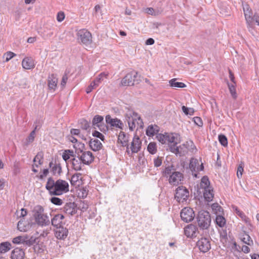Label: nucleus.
Instances as JSON below:
<instances>
[{
  "label": "nucleus",
  "instance_id": "obj_1",
  "mask_svg": "<svg viewBox=\"0 0 259 259\" xmlns=\"http://www.w3.org/2000/svg\"><path fill=\"white\" fill-rule=\"evenodd\" d=\"M46 188L51 195H60L69 191V184L67 182L61 179L56 181L53 178H48Z\"/></svg>",
  "mask_w": 259,
  "mask_h": 259
},
{
  "label": "nucleus",
  "instance_id": "obj_2",
  "mask_svg": "<svg viewBox=\"0 0 259 259\" xmlns=\"http://www.w3.org/2000/svg\"><path fill=\"white\" fill-rule=\"evenodd\" d=\"M32 214L35 222L38 226L43 227L50 225L49 217L44 213V209L41 205H37L34 207Z\"/></svg>",
  "mask_w": 259,
  "mask_h": 259
},
{
  "label": "nucleus",
  "instance_id": "obj_3",
  "mask_svg": "<svg viewBox=\"0 0 259 259\" xmlns=\"http://www.w3.org/2000/svg\"><path fill=\"white\" fill-rule=\"evenodd\" d=\"M194 149H195V146L193 141L191 140L186 141L178 147H176L175 145L170 147V151L180 156L185 155L189 151L193 152Z\"/></svg>",
  "mask_w": 259,
  "mask_h": 259
},
{
  "label": "nucleus",
  "instance_id": "obj_4",
  "mask_svg": "<svg viewBox=\"0 0 259 259\" xmlns=\"http://www.w3.org/2000/svg\"><path fill=\"white\" fill-rule=\"evenodd\" d=\"M198 226L202 230L207 229L211 224V217L207 211L201 210L196 217Z\"/></svg>",
  "mask_w": 259,
  "mask_h": 259
},
{
  "label": "nucleus",
  "instance_id": "obj_5",
  "mask_svg": "<svg viewBox=\"0 0 259 259\" xmlns=\"http://www.w3.org/2000/svg\"><path fill=\"white\" fill-rule=\"evenodd\" d=\"M128 124L129 128L131 131H134L136 127H141L143 126V122L140 116L137 113L133 112L131 116H127L126 119Z\"/></svg>",
  "mask_w": 259,
  "mask_h": 259
},
{
  "label": "nucleus",
  "instance_id": "obj_6",
  "mask_svg": "<svg viewBox=\"0 0 259 259\" xmlns=\"http://www.w3.org/2000/svg\"><path fill=\"white\" fill-rule=\"evenodd\" d=\"M189 196V191L186 187L180 186L176 189L175 198L179 203L186 201Z\"/></svg>",
  "mask_w": 259,
  "mask_h": 259
},
{
  "label": "nucleus",
  "instance_id": "obj_7",
  "mask_svg": "<svg viewBox=\"0 0 259 259\" xmlns=\"http://www.w3.org/2000/svg\"><path fill=\"white\" fill-rule=\"evenodd\" d=\"M138 73L136 71H132L126 74L121 81L122 86L133 85L135 82L137 81Z\"/></svg>",
  "mask_w": 259,
  "mask_h": 259
},
{
  "label": "nucleus",
  "instance_id": "obj_8",
  "mask_svg": "<svg viewBox=\"0 0 259 259\" xmlns=\"http://www.w3.org/2000/svg\"><path fill=\"white\" fill-rule=\"evenodd\" d=\"M77 39L85 45L92 43V34L86 29L79 30L77 33Z\"/></svg>",
  "mask_w": 259,
  "mask_h": 259
},
{
  "label": "nucleus",
  "instance_id": "obj_9",
  "mask_svg": "<svg viewBox=\"0 0 259 259\" xmlns=\"http://www.w3.org/2000/svg\"><path fill=\"white\" fill-rule=\"evenodd\" d=\"M195 217L194 211L190 207H185L181 211V219L186 223L191 222Z\"/></svg>",
  "mask_w": 259,
  "mask_h": 259
},
{
  "label": "nucleus",
  "instance_id": "obj_10",
  "mask_svg": "<svg viewBox=\"0 0 259 259\" xmlns=\"http://www.w3.org/2000/svg\"><path fill=\"white\" fill-rule=\"evenodd\" d=\"M197 246L202 252H207L211 248L210 242L209 238H201L197 242Z\"/></svg>",
  "mask_w": 259,
  "mask_h": 259
},
{
  "label": "nucleus",
  "instance_id": "obj_11",
  "mask_svg": "<svg viewBox=\"0 0 259 259\" xmlns=\"http://www.w3.org/2000/svg\"><path fill=\"white\" fill-rule=\"evenodd\" d=\"M78 157L80 158L84 165L90 164L94 159V157L90 151H83L80 154H78Z\"/></svg>",
  "mask_w": 259,
  "mask_h": 259
},
{
  "label": "nucleus",
  "instance_id": "obj_12",
  "mask_svg": "<svg viewBox=\"0 0 259 259\" xmlns=\"http://www.w3.org/2000/svg\"><path fill=\"white\" fill-rule=\"evenodd\" d=\"M189 168L193 173V172H198L202 170L204 168V166L202 163L199 165L198 159L194 158H192L190 161ZM193 175L195 177H197L196 174H194Z\"/></svg>",
  "mask_w": 259,
  "mask_h": 259
},
{
  "label": "nucleus",
  "instance_id": "obj_13",
  "mask_svg": "<svg viewBox=\"0 0 259 259\" xmlns=\"http://www.w3.org/2000/svg\"><path fill=\"white\" fill-rule=\"evenodd\" d=\"M183 180V174L180 172L175 171L170 175L168 179V182L170 184L176 186L179 185Z\"/></svg>",
  "mask_w": 259,
  "mask_h": 259
},
{
  "label": "nucleus",
  "instance_id": "obj_14",
  "mask_svg": "<svg viewBox=\"0 0 259 259\" xmlns=\"http://www.w3.org/2000/svg\"><path fill=\"white\" fill-rule=\"evenodd\" d=\"M62 209L66 214L72 216L77 213V205L74 202L66 203Z\"/></svg>",
  "mask_w": 259,
  "mask_h": 259
},
{
  "label": "nucleus",
  "instance_id": "obj_15",
  "mask_svg": "<svg viewBox=\"0 0 259 259\" xmlns=\"http://www.w3.org/2000/svg\"><path fill=\"white\" fill-rule=\"evenodd\" d=\"M106 122L107 124H109L111 126L116 127L119 128H122L123 125L122 121L116 118H112L111 116L107 115L105 117Z\"/></svg>",
  "mask_w": 259,
  "mask_h": 259
},
{
  "label": "nucleus",
  "instance_id": "obj_16",
  "mask_svg": "<svg viewBox=\"0 0 259 259\" xmlns=\"http://www.w3.org/2000/svg\"><path fill=\"white\" fill-rule=\"evenodd\" d=\"M68 234V230L66 228L62 226L57 227L55 230V237L60 240H64Z\"/></svg>",
  "mask_w": 259,
  "mask_h": 259
},
{
  "label": "nucleus",
  "instance_id": "obj_17",
  "mask_svg": "<svg viewBox=\"0 0 259 259\" xmlns=\"http://www.w3.org/2000/svg\"><path fill=\"white\" fill-rule=\"evenodd\" d=\"M198 229L197 227L194 225H188L184 229V233L188 237H195L197 236Z\"/></svg>",
  "mask_w": 259,
  "mask_h": 259
},
{
  "label": "nucleus",
  "instance_id": "obj_18",
  "mask_svg": "<svg viewBox=\"0 0 259 259\" xmlns=\"http://www.w3.org/2000/svg\"><path fill=\"white\" fill-rule=\"evenodd\" d=\"M129 136L126 135L123 132H120L118 135V141L120 142L123 147H126V152L129 154V145H128Z\"/></svg>",
  "mask_w": 259,
  "mask_h": 259
},
{
  "label": "nucleus",
  "instance_id": "obj_19",
  "mask_svg": "<svg viewBox=\"0 0 259 259\" xmlns=\"http://www.w3.org/2000/svg\"><path fill=\"white\" fill-rule=\"evenodd\" d=\"M72 168L76 171L82 170V167L84 165L80 158L76 155L70 160Z\"/></svg>",
  "mask_w": 259,
  "mask_h": 259
},
{
  "label": "nucleus",
  "instance_id": "obj_20",
  "mask_svg": "<svg viewBox=\"0 0 259 259\" xmlns=\"http://www.w3.org/2000/svg\"><path fill=\"white\" fill-rule=\"evenodd\" d=\"M141 142L140 141V138L136 136L133 138V141L131 143V145L130 147V149L131 151L133 153H136L138 152L141 149Z\"/></svg>",
  "mask_w": 259,
  "mask_h": 259
},
{
  "label": "nucleus",
  "instance_id": "obj_21",
  "mask_svg": "<svg viewBox=\"0 0 259 259\" xmlns=\"http://www.w3.org/2000/svg\"><path fill=\"white\" fill-rule=\"evenodd\" d=\"M22 65L25 69H31L34 68L35 64L32 58L26 57L22 61Z\"/></svg>",
  "mask_w": 259,
  "mask_h": 259
},
{
  "label": "nucleus",
  "instance_id": "obj_22",
  "mask_svg": "<svg viewBox=\"0 0 259 259\" xmlns=\"http://www.w3.org/2000/svg\"><path fill=\"white\" fill-rule=\"evenodd\" d=\"M57 82L58 79L54 74H52L49 75L48 78V84L49 88L50 90L54 91L57 87Z\"/></svg>",
  "mask_w": 259,
  "mask_h": 259
},
{
  "label": "nucleus",
  "instance_id": "obj_23",
  "mask_svg": "<svg viewBox=\"0 0 259 259\" xmlns=\"http://www.w3.org/2000/svg\"><path fill=\"white\" fill-rule=\"evenodd\" d=\"M51 172L54 176H60L62 172V168L59 163H53L51 162L49 164Z\"/></svg>",
  "mask_w": 259,
  "mask_h": 259
},
{
  "label": "nucleus",
  "instance_id": "obj_24",
  "mask_svg": "<svg viewBox=\"0 0 259 259\" xmlns=\"http://www.w3.org/2000/svg\"><path fill=\"white\" fill-rule=\"evenodd\" d=\"M25 253L22 249L16 248L14 249L11 254L12 259H23Z\"/></svg>",
  "mask_w": 259,
  "mask_h": 259
},
{
  "label": "nucleus",
  "instance_id": "obj_25",
  "mask_svg": "<svg viewBox=\"0 0 259 259\" xmlns=\"http://www.w3.org/2000/svg\"><path fill=\"white\" fill-rule=\"evenodd\" d=\"M64 219V217L62 214H57L55 215V216L51 220L52 225L57 227H59V226H61V224L62 222V220Z\"/></svg>",
  "mask_w": 259,
  "mask_h": 259
},
{
  "label": "nucleus",
  "instance_id": "obj_26",
  "mask_svg": "<svg viewBox=\"0 0 259 259\" xmlns=\"http://www.w3.org/2000/svg\"><path fill=\"white\" fill-rule=\"evenodd\" d=\"M90 146L94 151H97L101 149L102 145L100 141L97 139H91L90 141Z\"/></svg>",
  "mask_w": 259,
  "mask_h": 259
},
{
  "label": "nucleus",
  "instance_id": "obj_27",
  "mask_svg": "<svg viewBox=\"0 0 259 259\" xmlns=\"http://www.w3.org/2000/svg\"><path fill=\"white\" fill-rule=\"evenodd\" d=\"M159 131V127L157 125H149L146 130V134L148 136L152 137L157 134Z\"/></svg>",
  "mask_w": 259,
  "mask_h": 259
},
{
  "label": "nucleus",
  "instance_id": "obj_28",
  "mask_svg": "<svg viewBox=\"0 0 259 259\" xmlns=\"http://www.w3.org/2000/svg\"><path fill=\"white\" fill-rule=\"evenodd\" d=\"M243 11L246 22H251L252 13L249 6L247 4L243 5Z\"/></svg>",
  "mask_w": 259,
  "mask_h": 259
},
{
  "label": "nucleus",
  "instance_id": "obj_29",
  "mask_svg": "<svg viewBox=\"0 0 259 259\" xmlns=\"http://www.w3.org/2000/svg\"><path fill=\"white\" fill-rule=\"evenodd\" d=\"M179 135L176 133H167V144L173 143V145L178 144Z\"/></svg>",
  "mask_w": 259,
  "mask_h": 259
},
{
  "label": "nucleus",
  "instance_id": "obj_30",
  "mask_svg": "<svg viewBox=\"0 0 259 259\" xmlns=\"http://www.w3.org/2000/svg\"><path fill=\"white\" fill-rule=\"evenodd\" d=\"M76 155L73 150H65L62 154L63 159L67 162L69 159L73 158Z\"/></svg>",
  "mask_w": 259,
  "mask_h": 259
},
{
  "label": "nucleus",
  "instance_id": "obj_31",
  "mask_svg": "<svg viewBox=\"0 0 259 259\" xmlns=\"http://www.w3.org/2000/svg\"><path fill=\"white\" fill-rule=\"evenodd\" d=\"M81 175L80 173H76L73 175L72 176L71 179L70 180L71 184L74 186H79V185L80 184L79 180H81Z\"/></svg>",
  "mask_w": 259,
  "mask_h": 259
},
{
  "label": "nucleus",
  "instance_id": "obj_32",
  "mask_svg": "<svg viewBox=\"0 0 259 259\" xmlns=\"http://www.w3.org/2000/svg\"><path fill=\"white\" fill-rule=\"evenodd\" d=\"M203 196L206 201L210 202L212 200L213 198V194L212 190L210 188L204 190Z\"/></svg>",
  "mask_w": 259,
  "mask_h": 259
},
{
  "label": "nucleus",
  "instance_id": "obj_33",
  "mask_svg": "<svg viewBox=\"0 0 259 259\" xmlns=\"http://www.w3.org/2000/svg\"><path fill=\"white\" fill-rule=\"evenodd\" d=\"M177 80V78H173L169 81L170 87L177 88H183L186 87L184 83L178 82Z\"/></svg>",
  "mask_w": 259,
  "mask_h": 259
},
{
  "label": "nucleus",
  "instance_id": "obj_34",
  "mask_svg": "<svg viewBox=\"0 0 259 259\" xmlns=\"http://www.w3.org/2000/svg\"><path fill=\"white\" fill-rule=\"evenodd\" d=\"M103 117L101 115H96L95 116L92 120V124L94 127L95 128V126L100 127V124L103 121Z\"/></svg>",
  "mask_w": 259,
  "mask_h": 259
},
{
  "label": "nucleus",
  "instance_id": "obj_35",
  "mask_svg": "<svg viewBox=\"0 0 259 259\" xmlns=\"http://www.w3.org/2000/svg\"><path fill=\"white\" fill-rule=\"evenodd\" d=\"M74 148L75 149V154L78 155L84 151L85 146L84 144L81 142H77L73 145Z\"/></svg>",
  "mask_w": 259,
  "mask_h": 259
},
{
  "label": "nucleus",
  "instance_id": "obj_36",
  "mask_svg": "<svg viewBox=\"0 0 259 259\" xmlns=\"http://www.w3.org/2000/svg\"><path fill=\"white\" fill-rule=\"evenodd\" d=\"M210 182L206 176H204L202 179L200 183V187L204 190L210 188Z\"/></svg>",
  "mask_w": 259,
  "mask_h": 259
},
{
  "label": "nucleus",
  "instance_id": "obj_37",
  "mask_svg": "<svg viewBox=\"0 0 259 259\" xmlns=\"http://www.w3.org/2000/svg\"><path fill=\"white\" fill-rule=\"evenodd\" d=\"M11 244L8 242H3L0 244V253H5L10 249Z\"/></svg>",
  "mask_w": 259,
  "mask_h": 259
},
{
  "label": "nucleus",
  "instance_id": "obj_38",
  "mask_svg": "<svg viewBox=\"0 0 259 259\" xmlns=\"http://www.w3.org/2000/svg\"><path fill=\"white\" fill-rule=\"evenodd\" d=\"M241 240L245 244L249 246H252L253 244V241L251 237L246 233H244L243 237L241 238Z\"/></svg>",
  "mask_w": 259,
  "mask_h": 259
},
{
  "label": "nucleus",
  "instance_id": "obj_39",
  "mask_svg": "<svg viewBox=\"0 0 259 259\" xmlns=\"http://www.w3.org/2000/svg\"><path fill=\"white\" fill-rule=\"evenodd\" d=\"M147 150L151 154H154L157 152V146L155 142H150L147 147Z\"/></svg>",
  "mask_w": 259,
  "mask_h": 259
},
{
  "label": "nucleus",
  "instance_id": "obj_40",
  "mask_svg": "<svg viewBox=\"0 0 259 259\" xmlns=\"http://www.w3.org/2000/svg\"><path fill=\"white\" fill-rule=\"evenodd\" d=\"M252 19L251 22H247L248 25L250 27H253L255 25L257 26L259 25V16L257 15H254L252 17Z\"/></svg>",
  "mask_w": 259,
  "mask_h": 259
},
{
  "label": "nucleus",
  "instance_id": "obj_41",
  "mask_svg": "<svg viewBox=\"0 0 259 259\" xmlns=\"http://www.w3.org/2000/svg\"><path fill=\"white\" fill-rule=\"evenodd\" d=\"M107 75L108 74L105 72H102L93 80V81L98 86L100 83L103 80L104 78L107 77Z\"/></svg>",
  "mask_w": 259,
  "mask_h": 259
},
{
  "label": "nucleus",
  "instance_id": "obj_42",
  "mask_svg": "<svg viewBox=\"0 0 259 259\" xmlns=\"http://www.w3.org/2000/svg\"><path fill=\"white\" fill-rule=\"evenodd\" d=\"M157 140L162 144H167V133L164 134H158L156 136Z\"/></svg>",
  "mask_w": 259,
  "mask_h": 259
},
{
  "label": "nucleus",
  "instance_id": "obj_43",
  "mask_svg": "<svg viewBox=\"0 0 259 259\" xmlns=\"http://www.w3.org/2000/svg\"><path fill=\"white\" fill-rule=\"evenodd\" d=\"M215 222L219 227H223L226 224V220L223 216L219 215L216 217Z\"/></svg>",
  "mask_w": 259,
  "mask_h": 259
},
{
  "label": "nucleus",
  "instance_id": "obj_44",
  "mask_svg": "<svg viewBox=\"0 0 259 259\" xmlns=\"http://www.w3.org/2000/svg\"><path fill=\"white\" fill-rule=\"evenodd\" d=\"M42 158V155L40 153H38L34 158L33 162L35 163L34 165L38 167L39 165L42 164L41 159Z\"/></svg>",
  "mask_w": 259,
  "mask_h": 259
},
{
  "label": "nucleus",
  "instance_id": "obj_45",
  "mask_svg": "<svg viewBox=\"0 0 259 259\" xmlns=\"http://www.w3.org/2000/svg\"><path fill=\"white\" fill-rule=\"evenodd\" d=\"M26 239V237L19 236L13 238V242L15 244L24 243L27 241Z\"/></svg>",
  "mask_w": 259,
  "mask_h": 259
},
{
  "label": "nucleus",
  "instance_id": "obj_46",
  "mask_svg": "<svg viewBox=\"0 0 259 259\" xmlns=\"http://www.w3.org/2000/svg\"><path fill=\"white\" fill-rule=\"evenodd\" d=\"M218 139L220 143L222 146L226 147L228 145V140L226 136L224 135H220Z\"/></svg>",
  "mask_w": 259,
  "mask_h": 259
},
{
  "label": "nucleus",
  "instance_id": "obj_47",
  "mask_svg": "<svg viewBox=\"0 0 259 259\" xmlns=\"http://www.w3.org/2000/svg\"><path fill=\"white\" fill-rule=\"evenodd\" d=\"M80 127L83 130H88L90 127V123L84 119H81L79 121Z\"/></svg>",
  "mask_w": 259,
  "mask_h": 259
},
{
  "label": "nucleus",
  "instance_id": "obj_48",
  "mask_svg": "<svg viewBox=\"0 0 259 259\" xmlns=\"http://www.w3.org/2000/svg\"><path fill=\"white\" fill-rule=\"evenodd\" d=\"M89 207V205L85 201H81L78 204V209L81 211L84 212L87 210Z\"/></svg>",
  "mask_w": 259,
  "mask_h": 259
},
{
  "label": "nucleus",
  "instance_id": "obj_49",
  "mask_svg": "<svg viewBox=\"0 0 259 259\" xmlns=\"http://www.w3.org/2000/svg\"><path fill=\"white\" fill-rule=\"evenodd\" d=\"M36 129V127H35V129L33 130L30 134H29L28 138L26 139V145H28L29 143L32 142L34 141L35 135V130Z\"/></svg>",
  "mask_w": 259,
  "mask_h": 259
},
{
  "label": "nucleus",
  "instance_id": "obj_50",
  "mask_svg": "<svg viewBox=\"0 0 259 259\" xmlns=\"http://www.w3.org/2000/svg\"><path fill=\"white\" fill-rule=\"evenodd\" d=\"M16 56V54L12 52H7L3 55V58L5 59L6 62H8L13 57Z\"/></svg>",
  "mask_w": 259,
  "mask_h": 259
},
{
  "label": "nucleus",
  "instance_id": "obj_51",
  "mask_svg": "<svg viewBox=\"0 0 259 259\" xmlns=\"http://www.w3.org/2000/svg\"><path fill=\"white\" fill-rule=\"evenodd\" d=\"M182 109L183 111L186 115H193L194 112V110L193 108H188L185 106H183Z\"/></svg>",
  "mask_w": 259,
  "mask_h": 259
},
{
  "label": "nucleus",
  "instance_id": "obj_52",
  "mask_svg": "<svg viewBox=\"0 0 259 259\" xmlns=\"http://www.w3.org/2000/svg\"><path fill=\"white\" fill-rule=\"evenodd\" d=\"M174 166H167L165 168L164 173L165 176L168 177L170 176V175L172 174V172H175V171H174Z\"/></svg>",
  "mask_w": 259,
  "mask_h": 259
},
{
  "label": "nucleus",
  "instance_id": "obj_53",
  "mask_svg": "<svg viewBox=\"0 0 259 259\" xmlns=\"http://www.w3.org/2000/svg\"><path fill=\"white\" fill-rule=\"evenodd\" d=\"M228 87L232 97L234 99H236L237 98V94L235 86L233 84H228Z\"/></svg>",
  "mask_w": 259,
  "mask_h": 259
},
{
  "label": "nucleus",
  "instance_id": "obj_54",
  "mask_svg": "<svg viewBox=\"0 0 259 259\" xmlns=\"http://www.w3.org/2000/svg\"><path fill=\"white\" fill-rule=\"evenodd\" d=\"M51 202L54 204L57 205H60L62 204L63 201L62 199L58 197H53L51 198Z\"/></svg>",
  "mask_w": 259,
  "mask_h": 259
},
{
  "label": "nucleus",
  "instance_id": "obj_55",
  "mask_svg": "<svg viewBox=\"0 0 259 259\" xmlns=\"http://www.w3.org/2000/svg\"><path fill=\"white\" fill-rule=\"evenodd\" d=\"M244 164L242 162L240 163L237 168V176L238 178H240L242 177V173L243 171Z\"/></svg>",
  "mask_w": 259,
  "mask_h": 259
},
{
  "label": "nucleus",
  "instance_id": "obj_56",
  "mask_svg": "<svg viewBox=\"0 0 259 259\" xmlns=\"http://www.w3.org/2000/svg\"><path fill=\"white\" fill-rule=\"evenodd\" d=\"M98 87L97 84L95 83L93 81L90 83V85L86 89V92L87 94L91 93L92 90Z\"/></svg>",
  "mask_w": 259,
  "mask_h": 259
},
{
  "label": "nucleus",
  "instance_id": "obj_57",
  "mask_svg": "<svg viewBox=\"0 0 259 259\" xmlns=\"http://www.w3.org/2000/svg\"><path fill=\"white\" fill-rule=\"evenodd\" d=\"M146 12L150 15L156 16L158 14V11H156L152 8H148L146 9Z\"/></svg>",
  "mask_w": 259,
  "mask_h": 259
},
{
  "label": "nucleus",
  "instance_id": "obj_58",
  "mask_svg": "<svg viewBox=\"0 0 259 259\" xmlns=\"http://www.w3.org/2000/svg\"><path fill=\"white\" fill-rule=\"evenodd\" d=\"M233 209L235 213L241 218L245 217L244 213L240 210L236 206H233Z\"/></svg>",
  "mask_w": 259,
  "mask_h": 259
},
{
  "label": "nucleus",
  "instance_id": "obj_59",
  "mask_svg": "<svg viewBox=\"0 0 259 259\" xmlns=\"http://www.w3.org/2000/svg\"><path fill=\"white\" fill-rule=\"evenodd\" d=\"M92 135H93V136L94 137L98 138H99L102 141H104V136H103V135L102 134H101V133H100L98 131H95L93 133Z\"/></svg>",
  "mask_w": 259,
  "mask_h": 259
},
{
  "label": "nucleus",
  "instance_id": "obj_60",
  "mask_svg": "<svg viewBox=\"0 0 259 259\" xmlns=\"http://www.w3.org/2000/svg\"><path fill=\"white\" fill-rule=\"evenodd\" d=\"M193 121L194 123L199 126H202L203 125L202 119L199 117H194L193 118Z\"/></svg>",
  "mask_w": 259,
  "mask_h": 259
},
{
  "label": "nucleus",
  "instance_id": "obj_61",
  "mask_svg": "<svg viewBox=\"0 0 259 259\" xmlns=\"http://www.w3.org/2000/svg\"><path fill=\"white\" fill-rule=\"evenodd\" d=\"M65 18V14L62 12H59L57 16V20L58 22H62Z\"/></svg>",
  "mask_w": 259,
  "mask_h": 259
},
{
  "label": "nucleus",
  "instance_id": "obj_62",
  "mask_svg": "<svg viewBox=\"0 0 259 259\" xmlns=\"http://www.w3.org/2000/svg\"><path fill=\"white\" fill-rule=\"evenodd\" d=\"M162 159L159 157L154 159V165L155 167H159L162 164Z\"/></svg>",
  "mask_w": 259,
  "mask_h": 259
},
{
  "label": "nucleus",
  "instance_id": "obj_63",
  "mask_svg": "<svg viewBox=\"0 0 259 259\" xmlns=\"http://www.w3.org/2000/svg\"><path fill=\"white\" fill-rule=\"evenodd\" d=\"M68 76L66 73H65L62 77L61 85L62 87H64L67 81Z\"/></svg>",
  "mask_w": 259,
  "mask_h": 259
},
{
  "label": "nucleus",
  "instance_id": "obj_64",
  "mask_svg": "<svg viewBox=\"0 0 259 259\" xmlns=\"http://www.w3.org/2000/svg\"><path fill=\"white\" fill-rule=\"evenodd\" d=\"M17 228L20 231H25V229L24 228L23 226H22V222L21 221H19L17 224Z\"/></svg>",
  "mask_w": 259,
  "mask_h": 259
}]
</instances>
